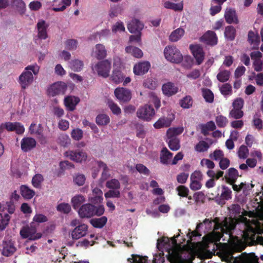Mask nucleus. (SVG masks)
I'll use <instances>...</instances> for the list:
<instances>
[{"label": "nucleus", "instance_id": "nucleus-62", "mask_svg": "<svg viewBox=\"0 0 263 263\" xmlns=\"http://www.w3.org/2000/svg\"><path fill=\"white\" fill-rule=\"evenodd\" d=\"M216 123L219 127H223L228 123L227 118L222 115H218L215 119Z\"/></svg>", "mask_w": 263, "mask_h": 263}, {"label": "nucleus", "instance_id": "nucleus-63", "mask_svg": "<svg viewBox=\"0 0 263 263\" xmlns=\"http://www.w3.org/2000/svg\"><path fill=\"white\" fill-rule=\"evenodd\" d=\"M229 116L234 119H238L242 117L243 112L241 109L233 108L229 113Z\"/></svg>", "mask_w": 263, "mask_h": 263}, {"label": "nucleus", "instance_id": "nucleus-57", "mask_svg": "<svg viewBox=\"0 0 263 263\" xmlns=\"http://www.w3.org/2000/svg\"><path fill=\"white\" fill-rule=\"evenodd\" d=\"M219 90L222 95L224 96H230L232 93V88L230 84H224L219 87Z\"/></svg>", "mask_w": 263, "mask_h": 263}, {"label": "nucleus", "instance_id": "nucleus-19", "mask_svg": "<svg viewBox=\"0 0 263 263\" xmlns=\"http://www.w3.org/2000/svg\"><path fill=\"white\" fill-rule=\"evenodd\" d=\"M14 241L12 239H5L3 242L2 254L5 256L12 255L16 251Z\"/></svg>", "mask_w": 263, "mask_h": 263}, {"label": "nucleus", "instance_id": "nucleus-49", "mask_svg": "<svg viewBox=\"0 0 263 263\" xmlns=\"http://www.w3.org/2000/svg\"><path fill=\"white\" fill-rule=\"evenodd\" d=\"M44 179L42 175L40 174H35L32 178L31 183L35 188H40Z\"/></svg>", "mask_w": 263, "mask_h": 263}, {"label": "nucleus", "instance_id": "nucleus-48", "mask_svg": "<svg viewBox=\"0 0 263 263\" xmlns=\"http://www.w3.org/2000/svg\"><path fill=\"white\" fill-rule=\"evenodd\" d=\"M96 122L99 125H106L110 122V118L107 115L100 114L96 117Z\"/></svg>", "mask_w": 263, "mask_h": 263}, {"label": "nucleus", "instance_id": "nucleus-45", "mask_svg": "<svg viewBox=\"0 0 263 263\" xmlns=\"http://www.w3.org/2000/svg\"><path fill=\"white\" fill-rule=\"evenodd\" d=\"M107 221V217L102 216L99 218L92 219L90 223L95 228H101L106 223Z\"/></svg>", "mask_w": 263, "mask_h": 263}, {"label": "nucleus", "instance_id": "nucleus-22", "mask_svg": "<svg viewBox=\"0 0 263 263\" xmlns=\"http://www.w3.org/2000/svg\"><path fill=\"white\" fill-rule=\"evenodd\" d=\"M80 102V99L79 97L74 96H68L64 99V105L67 110L71 111L76 109L77 105Z\"/></svg>", "mask_w": 263, "mask_h": 263}, {"label": "nucleus", "instance_id": "nucleus-46", "mask_svg": "<svg viewBox=\"0 0 263 263\" xmlns=\"http://www.w3.org/2000/svg\"><path fill=\"white\" fill-rule=\"evenodd\" d=\"M166 142L169 148L173 151H176L180 148V141L178 138H167Z\"/></svg>", "mask_w": 263, "mask_h": 263}, {"label": "nucleus", "instance_id": "nucleus-30", "mask_svg": "<svg viewBox=\"0 0 263 263\" xmlns=\"http://www.w3.org/2000/svg\"><path fill=\"white\" fill-rule=\"evenodd\" d=\"M10 217L5 212V208L0 202V231H3L8 226Z\"/></svg>", "mask_w": 263, "mask_h": 263}, {"label": "nucleus", "instance_id": "nucleus-24", "mask_svg": "<svg viewBox=\"0 0 263 263\" xmlns=\"http://www.w3.org/2000/svg\"><path fill=\"white\" fill-rule=\"evenodd\" d=\"M88 232V227L85 224H80L76 227L71 233L73 239H78L85 236Z\"/></svg>", "mask_w": 263, "mask_h": 263}, {"label": "nucleus", "instance_id": "nucleus-18", "mask_svg": "<svg viewBox=\"0 0 263 263\" xmlns=\"http://www.w3.org/2000/svg\"><path fill=\"white\" fill-rule=\"evenodd\" d=\"M95 165L102 170L101 177L98 181V186L102 187L104 182L110 177L109 168L105 163L101 161L95 162Z\"/></svg>", "mask_w": 263, "mask_h": 263}, {"label": "nucleus", "instance_id": "nucleus-43", "mask_svg": "<svg viewBox=\"0 0 263 263\" xmlns=\"http://www.w3.org/2000/svg\"><path fill=\"white\" fill-rule=\"evenodd\" d=\"M29 131L31 135L40 136L42 135L43 127L40 124L32 123L29 127Z\"/></svg>", "mask_w": 263, "mask_h": 263}, {"label": "nucleus", "instance_id": "nucleus-64", "mask_svg": "<svg viewBox=\"0 0 263 263\" xmlns=\"http://www.w3.org/2000/svg\"><path fill=\"white\" fill-rule=\"evenodd\" d=\"M253 125L258 130H260L262 128V121L260 118V115L256 114L252 121Z\"/></svg>", "mask_w": 263, "mask_h": 263}, {"label": "nucleus", "instance_id": "nucleus-55", "mask_svg": "<svg viewBox=\"0 0 263 263\" xmlns=\"http://www.w3.org/2000/svg\"><path fill=\"white\" fill-rule=\"evenodd\" d=\"M236 30L232 26H228L225 29V37L229 40H233L235 37Z\"/></svg>", "mask_w": 263, "mask_h": 263}, {"label": "nucleus", "instance_id": "nucleus-28", "mask_svg": "<svg viewBox=\"0 0 263 263\" xmlns=\"http://www.w3.org/2000/svg\"><path fill=\"white\" fill-rule=\"evenodd\" d=\"M6 130L9 132H15L17 134H22L25 131L24 126L19 122H5Z\"/></svg>", "mask_w": 263, "mask_h": 263}, {"label": "nucleus", "instance_id": "nucleus-44", "mask_svg": "<svg viewBox=\"0 0 263 263\" xmlns=\"http://www.w3.org/2000/svg\"><path fill=\"white\" fill-rule=\"evenodd\" d=\"M248 41L253 45V48L257 47L259 44V38L257 32L250 31L248 33Z\"/></svg>", "mask_w": 263, "mask_h": 263}, {"label": "nucleus", "instance_id": "nucleus-32", "mask_svg": "<svg viewBox=\"0 0 263 263\" xmlns=\"http://www.w3.org/2000/svg\"><path fill=\"white\" fill-rule=\"evenodd\" d=\"M20 193L22 197L26 199H31L35 194L34 190L25 185L20 186Z\"/></svg>", "mask_w": 263, "mask_h": 263}, {"label": "nucleus", "instance_id": "nucleus-27", "mask_svg": "<svg viewBox=\"0 0 263 263\" xmlns=\"http://www.w3.org/2000/svg\"><path fill=\"white\" fill-rule=\"evenodd\" d=\"M178 87L174 83L168 82L162 85V90L163 93L168 97L173 96L178 91Z\"/></svg>", "mask_w": 263, "mask_h": 263}, {"label": "nucleus", "instance_id": "nucleus-38", "mask_svg": "<svg viewBox=\"0 0 263 263\" xmlns=\"http://www.w3.org/2000/svg\"><path fill=\"white\" fill-rule=\"evenodd\" d=\"M125 51L136 58H141L143 55V52L140 49L132 46H127L125 48Z\"/></svg>", "mask_w": 263, "mask_h": 263}, {"label": "nucleus", "instance_id": "nucleus-31", "mask_svg": "<svg viewBox=\"0 0 263 263\" xmlns=\"http://www.w3.org/2000/svg\"><path fill=\"white\" fill-rule=\"evenodd\" d=\"M143 24L137 19L132 20L127 25V28L130 33L139 32L143 28Z\"/></svg>", "mask_w": 263, "mask_h": 263}, {"label": "nucleus", "instance_id": "nucleus-47", "mask_svg": "<svg viewBox=\"0 0 263 263\" xmlns=\"http://www.w3.org/2000/svg\"><path fill=\"white\" fill-rule=\"evenodd\" d=\"M173 154L171 153L166 147L163 148L161 153V161L163 164L168 163L170 160L172 158Z\"/></svg>", "mask_w": 263, "mask_h": 263}, {"label": "nucleus", "instance_id": "nucleus-16", "mask_svg": "<svg viewBox=\"0 0 263 263\" xmlns=\"http://www.w3.org/2000/svg\"><path fill=\"white\" fill-rule=\"evenodd\" d=\"M203 179V175L199 171H194L190 177L191 183L190 187L193 191L200 190L202 186L201 183Z\"/></svg>", "mask_w": 263, "mask_h": 263}, {"label": "nucleus", "instance_id": "nucleus-59", "mask_svg": "<svg viewBox=\"0 0 263 263\" xmlns=\"http://www.w3.org/2000/svg\"><path fill=\"white\" fill-rule=\"evenodd\" d=\"M209 157L215 161H219L224 157L223 152L220 149H216L209 155Z\"/></svg>", "mask_w": 263, "mask_h": 263}, {"label": "nucleus", "instance_id": "nucleus-35", "mask_svg": "<svg viewBox=\"0 0 263 263\" xmlns=\"http://www.w3.org/2000/svg\"><path fill=\"white\" fill-rule=\"evenodd\" d=\"M224 17L226 21L229 23H238V21L236 16V12L232 9H227Z\"/></svg>", "mask_w": 263, "mask_h": 263}, {"label": "nucleus", "instance_id": "nucleus-34", "mask_svg": "<svg viewBox=\"0 0 263 263\" xmlns=\"http://www.w3.org/2000/svg\"><path fill=\"white\" fill-rule=\"evenodd\" d=\"M231 72L229 70L224 69L220 67L217 74V79L220 82H225L229 80Z\"/></svg>", "mask_w": 263, "mask_h": 263}, {"label": "nucleus", "instance_id": "nucleus-61", "mask_svg": "<svg viewBox=\"0 0 263 263\" xmlns=\"http://www.w3.org/2000/svg\"><path fill=\"white\" fill-rule=\"evenodd\" d=\"M192 99L190 96H186L180 101V105L183 108H189L192 105Z\"/></svg>", "mask_w": 263, "mask_h": 263}, {"label": "nucleus", "instance_id": "nucleus-50", "mask_svg": "<svg viewBox=\"0 0 263 263\" xmlns=\"http://www.w3.org/2000/svg\"><path fill=\"white\" fill-rule=\"evenodd\" d=\"M70 135L74 140L80 141L83 138L84 133L83 131L81 129L79 128H75L71 130Z\"/></svg>", "mask_w": 263, "mask_h": 263}, {"label": "nucleus", "instance_id": "nucleus-4", "mask_svg": "<svg viewBox=\"0 0 263 263\" xmlns=\"http://www.w3.org/2000/svg\"><path fill=\"white\" fill-rule=\"evenodd\" d=\"M40 67L34 63L26 66L19 76L18 82L23 89L28 88L33 82V75L36 76L39 73Z\"/></svg>", "mask_w": 263, "mask_h": 263}, {"label": "nucleus", "instance_id": "nucleus-21", "mask_svg": "<svg viewBox=\"0 0 263 263\" xmlns=\"http://www.w3.org/2000/svg\"><path fill=\"white\" fill-rule=\"evenodd\" d=\"M151 64L147 61H143L136 64L133 67V72L135 75L141 76L148 72Z\"/></svg>", "mask_w": 263, "mask_h": 263}, {"label": "nucleus", "instance_id": "nucleus-40", "mask_svg": "<svg viewBox=\"0 0 263 263\" xmlns=\"http://www.w3.org/2000/svg\"><path fill=\"white\" fill-rule=\"evenodd\" d=\"M183 132L182 126L169 128L166 132L167 138H177L176 137L180 135Z\"/></svg>", "mask_w": 263, "mask_h": 263}, {"label": "nucleus", "instance_id": "nucleus-10", "mask_svg": "<svg viewBox=\"0 0 263 263\" xmlns=\"http://www.w3.org/2000/svg\"><path fill=\"white\" fill-rule=\"evenodd\" d=\"M155 115V111L152 106L145 104L140 107L137 111V117L144 121H151Z\"/></svg>", "mask_w": 263, "mask_h": 263}, {"label": "nucleus", "instance_id": "nucleus-33", "mask_svg": "<svg viewBox=\"0 0 263 263\" xmlns=\"http://www.w3.org/2000/svg\"><path fill=\"white\" fill-rule=\"evenodd\" d=\"M185 31L183 28H178L172 31L169 36V40L172 42L179 41L184 35Z\"/></svg>", "mask_w": 263, "mask_h": 263}, {"label": "nucleus", "instance_id": "nucleus-52", "mask_svg": "<svg viewBox=\"0 0 263 263\" xmlns=\"http://www.w3.org/2000/svg\"><path fill=\"white\" fill-rule=\"evenodd\" d=\"M106 186L109 189L119 190L121 185L118 179L113 178L107 181Z\"/></svg>", "mask_w": 263, "mask_h": 263}, {"label": "nucleus", "instance_id": "nucleus-23", "mask_svg": "<svg viewBox=\"0 0 263 263\" xmlns=\"http://www.w3.org/2000/svg\"><path fill=\"white\" fill-rule=\"evenodd\" d=\"M36 140L31 137H24L21 141V147L24 152L30 151L36 146Z\"/></svg>", "mask_w": 263, "mask_h": 263}, {"label": "nucleus", "instance_id": "nucleus-51", "mask_svg": "<svg viewBox=\"0 0 263 263\" xmlns=\"http://www.w3.org/2000/svg\"><path fill=\"white\" fill-rule=\"evenodd\" d=\"M210 147V145L204 141H199L195 146V150L199 153L205 152Z\"/></svg>", "mask_w": 263, "mask_h": 263}, {"label": "nucleus", "instance_id": "nucleus-20", "mask_svg": "<svg viewBox=\"0 0 263 263\" xmlns=\"http://www.w3.org/2000/svg\"><path fill=\"white\" fill-rule=\"evenodd\" d=\"M49 24L45 20H39L36 24V29L37 30L38 37L43 40H45L48 37L47 28Z\"/></svg>", "mask_w": 263, "mask_h": 263}, {"label": "nucleus", "instance_id": "nucleus-3", "mask_svg": "<svg viewBox=\"0 0 263 263\" xmlns=\"http://www.w3.org/2000/svg\"><path fill=\"white\" fill-rule=\"evenodd\" d=\"M236 251L234 246L225 249L222 253V259L228 263H258V258L254 253H242L234 257L233 254Z\"/></svg>", "mask_w": 263, "mask_h": 263}, {"label": "nucleus", "instance_id": "nucleus-54", "mask_svg": "<svg viewBox=\"0 0 263 263\" xmlns=\"http://www.w3.org/2000/svg\"><path fill=\"white\" fill-rule=\"evenodd\" d=\"M143 86L145 88H147L150 89H154L157 87L158 84L155 79L149 78L146 79L144 81Z\"/></svg>", "mask_w": 263, "mask_h": 263}, {"label": "nucleus", "instance_id": "nucleus-36", "mask_svg": "<svg viewBox=\"0 0 263 263\" xmlns=\"http://www.w3.org/2000/svg\"><path fill=\"white\" fill-rule=\"evenodd\" d=\"M12 6L20 15L25 14L26 7L25 3L22 0H13Z\"/></svg>", "mask_w": 263, "mask_h": 263}, {"label": "nucleus", "instance_id": "nucleus-6", "mask_svg": "<svg viewBox=\"0 0 263 263\" xmlns=\"http://www.w3.org/2000/svg\"><path fill=\"white\" fill-rule=\"evenodd\" d=\"M163 53L165 59L170 62L178 64L183 60V56L181 52L174 46H166Z\"/></svg>", "mask_w": 263, "mask_h": 263}, {"label": "nucleus", "instance_id": "nucleus-5", "mask_svg": "<svg viewBox=\"0 0 263 263\" xmlns=\"http://www.w3.org/2000/svg\"><path fill=\"white\" fill-rule=\"evenodd\" d=\"M104 212L103 205L95 206L90 203L83 204L79 210L78 213L81 218H90L93 216H101Z\"/></svg>", "mask_w": 263, "mask_h": 263}, {"label": "nucleus", "instance_id": "nucleus-15", "mask_svg": "<svg viewBox=\"0 0 263 263\" xmlns=\"http://www.w3.org/2000/svg\"><path fill=\"white\" fill-rule=\"evenodd\" d=\"M71 3V0H53L52 4L49 2L47 3V5L49 6L48 9L55 12H60L65 10Z\"/></svg>", "mask_w": 263, "mask_h": 263}, {"label": "nucleus", "instance_id": "nucleus-12", "mask_svg": "<svg viewBox=\"0 0 263 263\" xmlns=\"http://www.w3.org/2000/svg\"><path fill=\"white\" fill-rule=\"evenodd\" d=\"M67 89V84L63 81H58L50 85L48 89V94L51 96L64 95Z\"/></svg>", "mask_w": 263, "mask_h": 263}, {"label": "nucleus", "instance_id": "nucleus-9", "mask_svg": "<svg viewBox=\"0 0 263 263\" xmlns=\"http://www.w3.org/2000/svg\"><path fill=\"white\" fill-rule=\"evenodd\" d=\"M175 118L174 111L170 110L166 116H163L154 124V127L156 129L168 127L170 126Z\"/></svg>", "mask_w": 263, "mask_h": 263}, {"label": "nucleus", "instance_id": "nucleus-41", "mask_svg": "<svg viewBox=\"0 0 263 263\" xmlns=\"http://www.w3.org/2000/svg\"><path fill=\"white\" fill-rule=\"evenodd\" d=\"M238 176L239 175L237 170L234 168H229L228 170V176L227 177L228 182L232 185L234 184V183L238 177Z\"/></svg>", "mask_w": 263, "mask_h": 263}, {"label": "nucleus", "instance_id": "nucleus-37", "mask_svg": "<svg viewBox=\"0 0 263 263\" xmlns=\"http://www.w3.org/2000/svg\"><path fill=\"white\" fill-rule=\"evenodd\" d=\"M124 75L119 69H114L112 74L110 78V80L116 84H120L123 82Z\"/></svg>", "mask_w": 263, "mask_h": 263}, {"label": "nucleus", "instance_id": "nucleus-29", "mask_svg": "<svg viewBox=\"0 0 263 263\" xmlns=\"http://www.w3.org/2000/svg\"><path fill=\"white\" fill-rule=\"evenodd\" d=\"M164 8L167 9H171L176 12H181L183 9V2L182 1L177 3L167 0L163 2Z\"/></svg>", "mask_w": 263, "mask_h": 263}, {"label": "nucleus", "instance_id": "nucleus-26", "mask_svg": "<svg viewBox=\"0 0 263 263\" xmlns=\"http://www.w3.org/2000/svg\"><path fill=\"white\" fill-rule=\"evenodd\" d=\"M200 41L208 45H215L217 43V37L214 32L208 31L200 37Z\"/></svg>", "mask_w": 263, "mask_h": 263}, {"label": "nucleus", "instance_id": "nucleus-42", "mask_svg": "<svg viewBox=\"0 0 263 263\" xmlns=\"http://www.w3.org/2000/svg\"><path fill=\"white\" fill-rule=\"evenodd\" d=\"M85 201L84 196L82 195H76L71 199V203L74 209H78L80 205Z\"/></svg>", "mask_w": 263, "mask_h": 263}, {"label": "nucleus", "instance_id": "nucleus-39", "mask_svg": "<svg viewBox=\"0 0 263 263\" xmlns=\"http://www.w3.org/2000/svg\"><path fill=\"white\" fill-rule=\"evenodd\" d=\"M254 185L252 184L245 183H241L239 185L236 184H233V189L234 191L236 192H239L240 191H242L243 193L247 195L248 193V192L251 190Z\"/></svg>", "mask_w": 263, "mask_h": 263}, {"label": "nucleus", "instance_id": "nucleus-1", "mask_svg": "<svg viewBox=\"0 0 263 263\" xmlns=\"http://www.w3.org/2000/svg\"><path fill=\"white\" fill-rule=\"evenodd\" d=\"M239 205H232L230 208L234 218L229 217L235 221L233 230L236 226L240 229L241 236L245 240L256 239L258 243L263 245V206L256 212H246L237 218L236 215L240 213Z\"/></svg>", "mask_w": 263, "mask_h": 263}, {"label": "nucleus", "instance_id": "nucleus-25", "mask_svg": "<svg viewBox=\"0 0 263 263\" xmlns=\"http://www.w3.org/2000/svg\"><path fill=\"white\" fill-rule=\"evenodd\" d=\"M91 55L98 60L103 59L107 56V50L103 45L98 44L93 48Z\"/></svg>", "mask_w": 263, "mask_h": 263}, {"label": "nucleus", "instance_id": "nucleus-53", "mask_svg": "<svg viewBox=\"0 0 263 263\" xmlns=\"http://www.w3.org/2000/svg\"><path fill=\"white\" fill-rule=\"evenodd\" d=\"M216 128V125L213 121H210L201 127V132L204 135H207L210 131H213Z\"/></svg>", "mask_w": 263, "mask_h": 263}, {"label": "nucleus", "instance_id": "nucleus-2", "mask_svg": "<svg viewBox=\"0 0 263 263\" xmlns=\"http://www.w3.org/2000/svg\"><path fill=\"white\" fill-rule=\"evenodd\" d=\"M234 222L235 221L231 218H224L222 222H220L217 218L214 219H205L202 223L197 224V229H199L204 224L207 231L211 230L214 231V233L216 235V240L218 241L223 233L228 234L229 237H231Z\"/></svg>", "mask_w": 263, "mask_h": 263}, {"label": "nucleus", "instance_id": "nucleus-14", "mask_svg": "<svg viewBox=\"0 0 263 263\" xmlns=\"http://www.w3.org/2000/svg\"><path fill=\"white\" fill-rule=\"evenodd\" d=\"M114 94L120 102H127L132 97V92L129 89L124 87H118L115 89Z\"/></svg>", "mask_w": 263, "mask_h": 263}, {"label": "nucleus", "instance_id": "nucleus-8", "mask_svg": "<svg viewBox=\"0 0 263 263\" xmlns=\"http://www.w3.org/2000/svg\"><path fill=\"white\" fill-rule=\"evenodd\" d=\"M65 157L77 163H83L85 162L88 158L86 152L80 150H68L64 153Z\"/></svg>", "mask_w": 263, "mask_h": 263}, {"label": "nucleus", "instance_id": "nucleus-56", "mask_svg": "<svg viewBox=\"0 0 263 263\" xmlns=\"http://www.w3.org/2000/svg\"><path fill=\"white\" fill-rule=\"evenodd\" d=\"M237 155L240 159H246L249 155V149L247 146L244 145H241L237 151Z\"/></svg>", "mask_w": 263, "mask_h": 263}, {"label": "nucleus", "instance_id": "nucleus-11", "mask_svg": "<svg viewBox=\"0 0 263 263\" xmlns=\"http://www.w3.org/2000/svg\"><path fill=\"white\" fill-rule=\"evenodd\" d=\"M20 235L23 238H28L31 240H35L41 238L42 235L41 233H37L35 227L31 224L30 226L23 227L20 231Z\"/></svg>", "mask_w": 263, "mask_h": 263}, {"label": "nucleus", "instance_id": "nucleus-13", "mask_svg": "<svg viewBox=\"0 0 263 263\" xmlns=\"http://www.w3.org/2000/svg\"><path fill=\"white\" fill-rule=\"evenodd\" d=\"M190 49L195 60L196 64L200 65L203 62L205 57L202 47L199 44H192L190 46Z\"/></svg>", "mask_w": 263, "mask_h": 263}, {"label": "nucleus", "instance_id": "nucleus-7", "mask_svg": "<svg viewBox=\"0 0 263 263\" xmlns=\"http://www.w3.org/2000/svg\"><path fill=\"white\" fill-rule=\"evenodd\" d=\"M111 68V63L108 60H104L98 62L92 67L95 73L104 78L108 77Z\"/></svg>", "mask_w": 263, "mask_h": 263}, {"label": "nucleus", "instance_id": "nucleus-17", "mask_svg": "<svg viewBox=\"0 0 263 263\" xmlns=\"http://www.w3.org/2000/svg\"><path fill=\"white\" fill-rule=\"evenodd\" d=\"M91 187L92 189V194L89 195L88 200L94 204L101 203L103 199L102 190L97 187L94 182L91 184Z\"/></svg>", "mask_w": 263, "mask_h": 263}, {"label": "nucleus", "instance_id": "nucleus-58", "mask_svg": "<svg viewBox=\"0 0 263 263\" xmlns=\"http://www.w3.org/2000/svg\"><path fill=\"white\" fill-rule=\"evenodd\" d=\"M112 32L114 33H121L125 31L124 24L121 21L117 22L111 27Z\"/></svg>", "mask_w": 263, "mask_h": 263}, {"label": "nucleus", "instance_id": "nucleus-60", "mask_svg": "<svg viewBox=\"0 0 263 263\" xmlns=\"http://www.w3.org/2000/svg\"><path fill=\"white\" fill-rule=\"evenodd\" d=\"M83 63L78 60H75L72 61L70 63V68L76 71H80L83 67Z\"/></svg>", "mask_w": 263, "mask_h": 263}]
</instances>
